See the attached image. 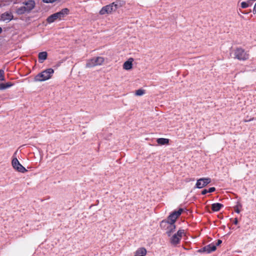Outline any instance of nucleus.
I'll use <instances>...</instances> for the list:
<instances>
[{
    "label": "nucleus",
    "instance_id": "3",
    "mask_svg": "<svg viewBox=\"0 0 256 256\" xmlns=\"http://www.w3.org/2000/svg\"><path fill=\"white\" fill-rule=\"evenodd\" d=\"M69 10L65 8L62 9L60 12L54 13L47 18V22L48 23L50 24L54 22L56 20H60L64 16L68 14Z\"/></svg>",
    "mask_w": 256,
    "mask_h": 256
},
{
    "label": "nucleus",
    "instance_id": "9",
    "mask_svg": "<svg viewBox=\"0 0 256 256\" xmlns=\"http://www.w3.org/2000/svg\"><path fill=\"white\" fill-rule=\"evenodd\" d=\"M12 164L14 168L20 172L24 173L28 171V170L20 164L16 158H14L12 159Z\"/></svg>",
    "mask_w": 256,
    "mask_h": 256
},
{
    "label": "nucleus",
    "instance_id": "5",
    "mask_svg": "<svg viewBox=\"0 0 256 256\" xmlns=\"http://www.w3.org/2000/svg\"><path fill=\"white\" fill-rule=\"evenodd\" d=\"M233 58L240 60H246L249 58V54L244 49L238 48L232 52Z\"/></svg>",
    "mask_w": 256,
    "mask_h": 256
},
{
    "label": "nucleus",
    "instance_id": "26",
    "mask_svg": "<svg viewBox=\"0 0 256 256\" xmlns=\"http://www.w3.org/2000/svg\"><path fill=\"white\" fill-rule=\"evenodd\" d=\"M216 190L214 187H211L208 190V192H212Z\"/></svg>",
    "mask_w": 256,
    "mask_h": 256
},
{
    "label": "nucleus",
    "instance_id": "18",
    "mask_svg": "<svg viewBox=\"0 0 256 256\" xmlns=\"http://www.w3.org/2000/svg\"><path fill=\"white\" fill-rule=\"evenodd\" d=\"M223 206L224 205L220 203H214L212 204V210L214 212H218Z\"/></svg>",
    "mask_w": 256,
    "mask_h": 256
},
{
    "label": "nucleus",
    "instance_id": "6",
    "mask_svg": "<svg viewBox=\"0 0 256 256\" xmlns=\"http://www.w3.org/2000/svg\"><path fill=\"white\" fill-rule=\"evenodd\" d=\"M104 62V58L101 56L94 57L87 60L86 68H92L102 65Z\"/></svg>",
    "mask_w": 256,
    "mask_h": 256
},
{
    "label": "nucleus",
    "instance_id": "4",
    "mask_svg": "<svg viewBox=\"0 0 256 256\" xmlns=\"http://www.w3.org/2000/svg\"><path fill=\"white\" fill-rule=\"evenodd\" d=\"M54 72L52 68H48L42 72L38 74L34 78L35 82H42L48 80L52 77V75Z\"/></svg>",
    "mask_w": 256,
    "mask_h": 256
},
{
    "label": "nucleus",
    "instance_id": "8",
    "mask_svg": "<svg viewBox=\"0 0 256 256\" xmlns=\"http://www.w3.org/2000/svg\"><path fill=\"white\" fill-rule=\"evenodd\" d=\"M183 211L184 210L182 208H180L178 210H175L173 212L168 216V220H164V221H168L170 223L174 224L176 219L180 216Z\"/></svg>",
    "mask_w": 256,
    "mask_h": 256
},
{
    "label": "nucleus",
    "instance_id": "12",
    "mask_svg": "<svg viewBox=\"0 0 256 256\" xmlns=\"http://www.w3.org/2000/svg\"><path fill=\"white\" fill-rule=\"evenodd\" d=\"M216 250V246H215L214 244H211L200 249L198 252H206L209 254L212 252Z\"/></svg>",
    "mask_w": 256,
    "mask_h": 256
},
{
    "label": "nucleus",
    "instance_id": "27",
    "mask_svg": "<svg viewBox=\"0 0 256 256\" xmlns=\"http://www.w3.org/2000/svg\"><path fill=\"white\" fill-rule=\"evenodd\" d=\"M208 193V190L206 189H204V190H202V195H204Z\"/></svg>",
    "mask_w": 256,
    "mask_h": 256
},
{
    "label": "nucleus",
    "instance_id": "16",
    "mask_svg": "<svg viewBox=\"0 0 256 256\" xmlns=\"http://www.w3.org/2000/svg\"><path fill=\"white\" fill-rule=\"evenodd\" d=\"M133 58L128 59V60L124 62L123 65V68L126 70H129L132 68Z\"/></svg>",
    "mask_w": 256,
    "mask_h": 256
},
{
    "label": "nucleus",
    "instance_id": "23",
    "mask_svg": "<svg viewBox=\"0 0 256 256\" xmlns=\"http://www.w3.org/2000/svg\"><path fill=\"white\" fill-rule=\"evenodd\" d=\"M239 207H240V208L242 207V204L239 202H238V204L237 206H236L234 207V211L238 214H239L240 212V210H239Z\"/></svg>",
    "mask_w": 256,
    "mask_h": 256
},
{
    "label": "nucleus",
    "instance_id": "24",
    "mask_svg": "<svg viewBox=\"0 0 256 256\" xmlns=\"http://www.w3.org/2000/svg\"><path fill=\"white\" fill-rule=\"evenodd\" d=\"M248 6H249L248 4L245 2H243L241 3V7L242 8H246L248 7Z\"/></svg>",
    "mask_w": 256,
    "mask_h": 256
},
{
    "label": "nucleus",
    "instance_id": "33",
    "mask_svg": "<svg viewBox=\"0 0 256 256\" xmlns=\"http://www.w3.org/2000/svg\"><path fill=\"white\" fill-rule=\"evenodd\" d=\"M255 70L256 71V68Z\"/></svg>",
    "mask_w": 256,
    "mask_h": 256
},
{
    "label": "nucleus",
    "instance_id": "29",
    "mask_svg": "<svg viewBox=\"0 0 256 256\" xmlns=\"http://www.w3.org/2000/svg\"><path fill=\"white\" fill-rule=\"evenodd\" d=\"M254 119V118H250L249 120H244V122H248L253 120Z\"/></svg>",
    "mask_w": 256,
    "mask_h": 256
},
{
    "label": "nucleus",
    "instance_id": "31",
    "mask_svg": "<svg viewBox=\"0 0 256 256\" xmlns=\"http://www.w3.org/2000/svg\"><path fill=\"white\" fill-rule=\"evenodd\" d=\"M253 12H254V14H256V4H254V7Z\"/></svg>",
    "mask_w": 256,
    "mask_h": 256
},
{
    "label": "nucleus",
    "instance_id": "32",
    "mask_svg": "<svg viewBox=\"0 0 256 256\" xmlns=\"http://www.w3.org/2000/svg\"><path fill=\"white\" fill-rule=\"evenodd\" d=\"M2 32V28L0 27V34Z\"/></svg>",
    "mask_w": 256,
    "mask_h": 256
},
{
    "label": "nucleus",
    "instance_id": "20",
    "mask_svg": "<svg viewBox=\"0 0 256 256\" xmlns=\"http://www.w3.org/2000/svg\"><path fill=\"white\" fill-rule=\"evenodd\" d=\"M156 142L160 145H164L169 143V140L165 138H158L156 140Z\"/></svg>",
    "mask_w": 256,
    "mask_h": 256
},
{
    "label": "nucleus",
    "instance_id": "14",
    "mask_svg": "<svg viewBox=\"0 0 256 256\" xmlns=\"http://www.w3.org/2000/svg\"><path fill=\"white\" fill-rule=\"evenodd\" d=\"M13 18V15L11 12H6L1 15L0 19L3 21L10 22Z\"/></svg>",
    "mask_w": 256,
    "mask_h": 256
},
{
    "label": "nucleus",
    "instance_id": "25",
    "mask_svg": "<svg viewBox=\"0 0 256 256\" xmlns=\"http://www.w3.org/2000/svg\"><path fill=\"white\" fill-rule=\"evenodd\" d=\"M4 71L2 70H0V80H4Z\"/></svg>",
    "mask_w": 256,
    "mask_h": 256
},
{
    "label": "nucleus",
    "instance_id": "22",
    "mask_svg": "<svg viewBox=\"0 0 256 256\" xmlns=\"http://www.w3.org/2000/svg\"><path fill=\"white\" fill-rule=\"evenodd\" d=\"M145 93V90L142 89H138L136 92V95L138 96H141Z\"/></svg>",
    "mask_w": 256,
    "mask_h": 256
},
{
    "label": "nucleus",
    "instance_id": "19",
    "mask_svg": "<svg viewBox=\"0 0 256 256\" xmlns=\"http://www.w3.org/2000/svg\"><path fill=\"white\" fill-rule=\"evenodd\" d=\"M14 84L11 82H8L6 84H0V90H3L12 86Z\"/></svg>",
    "mask_w": 256,
    "mask_h": 256
},
{
    "label": "nucleus",
    "instance_id": "28",
    "mask_svg": "<svg viewBox=\"0 0 256 256\" xmlns=\"http://www.w3.org/2000/svg\"><path fill=\"white\" fill-rule=\"evenodd\" d=\"M222 242V241L220 240H218L216 243V244L215 246H219L220 244Z\"/></svg>",
    "mask_w": 256,
    "mask_h": 256
},
{
    "label": "nucleus",
    "instance_id": "13",
    "mask_svg": "<svg viewBox=\"0 0 256 256\" xmlns=\"http://www.w3.org/2000/svg\"><path fill=\"white\" fill-rule=\"evenodd\" d=\"M23 4L26 6L27 11H28L29 12L34 8L36 4L34 0H28V1L23 2Z\"/></svg>",
    "mask_w": 256,
    "mask_h": 256
},
{
    "label": "nucleus",
    "instance_id": "34",
    "mask_svg": "<svg viewBox=\"0 0 256 256\" xmlns=\"http://www.w3.org/2000/svg\"><path fill=\"white\" fill-rule=\"evenodd\" d=\"M254 120H255V118H254Z\"/></svg>",
    "mask_w": 256,
    "mask_h": 256
},
{
    "label": "nucleus",
    "instance_id": "2",
    "mask_svg": "<svg viewBox=\"0 0 256 256\" xmlns=\"http://www.w3.org/2000/svg\"><path fill=\"white\" fill-rule=\"evenodd\" d=\"M122 6L120 2L116 1L110 4L104 6L100 11V14L103 15L104 14H109L112 12L116 11L117 9Z\"/></svg>",
    "mask_w": 256,
    "mask_h": 256
},
{
    "label": "nucleus",
    "instance_id": "30",
    "mask_svg": "<svg viewBox=\"0 0 256 256\" xmlns=\"http://www.w3.org/2000/svg\"><path fill=\"white\" fill-rule=\"evenodd\" d=\"M233 223L234 224H238V218H235L234 222H233Z\"/></svg>",
    "mask_w": 256,
    "mask_h": 256
},
{
    "label": "nucleus",
    "instance_id": "11",
    "mask_svg": "<svg viewBox=\"0 0 256 256\" xmlns=\"http://www.w3.org/2000/svg\"><path fill=\"white\" fill-rule=\"evenodd\" d=\"M211 182V179L209 178H200L197 180L196 184V188H202Z\"/></svg>",
    "mask_w": 256,
    "mask_h": 256
},
{
    "label": "nucleus",
    "instance_id": "1",
    "mask_svg": "<svg viewBox=\"0 0 256 256\" xmlns=\"http://www.w3.org/2000/svg\"><path fill=\"white\" fill-rule=\"evenodd\" d=\"M122 6L120 2L116 1L110 4L104 6L100 11V14L103 15L104 14H109L112 12L116 11L117 9Z\"/></svg>",
    "mask_w": 256,
    "mask_h": 256
},
{
    "label": "nucleus",
    "instance_id": "21",
    "mask_svg": "<svg viewBox=\"0 0 256 256\" xmlns=\"http://www.w3.org/2000/svg\"><path fill=\"white\" fill-rule=\"evenodd\" d=\"M26 12H28L27 11L24 6H22L16 9V13L18 14H22Z\"/></svg>",
    "mask_w": 256,
    "mask_h": 256
},
{
    "label": "nucleus",
    "instance_id": "10",
    "mask_svg": "<svg viewBox=\"0 0 256 256\" xmlns=\"http://www.w3.org/2000/svg\"><path fill=\"white\" fill-rule=\"evenodd\" d=\"M160 226L162 228L166 226V234L168 236H170L171 233L174 232L176 229L174 224L170 223L169 222L164 221V220L161 222Z\"/></svg>",
    "mask_w": 256,
    "mask_h": 256
},
{
    "label": "nucleus",
    "instance_id": "15",
    "mask_svg": "<svg viewBox=\"0 0 256 256\" xmlns=\"http://www.w3.org/2000/svg\"><path fill=\"white\" fill-rule=\"evenodd\" d=\"M146 252V250L144 248H140L136 251L134 256H145Z\"/></svg>",
    "mask_w": 256,
    "mask_h": 256
},
{
    "label": "nucleus",
    "instance_id": "7",
    "mask_svg": "<svg viewBox=\"0 0 256 256\" xmlns=\"http://www.w3.org/2000/svg\"><path fill=\"white\" fill-rule=\"evenodd\" d=\"M184 230H180L174 234L170 238V243L172 245H177L180 242L182 238V234H184Z\"/></svg>",
    "mask_w": 256,
    "mask_h": 256
},
{
    "label": "nucleus",
    "instance_id": "17",
    "mask_svg": "<svg viewBox=\"0 0 256 256\" xmlns=\"http://www.w3.org/2000/svg\"><path fill=\"white\" fill-rule=\"evenodd\" d=\"M48 54L46 52H42L38 54V60L40 63L43 62L47 58Z\"/></svg>",
    "mask_w": 256,
    "mask_h": 256
}]
</instances>
